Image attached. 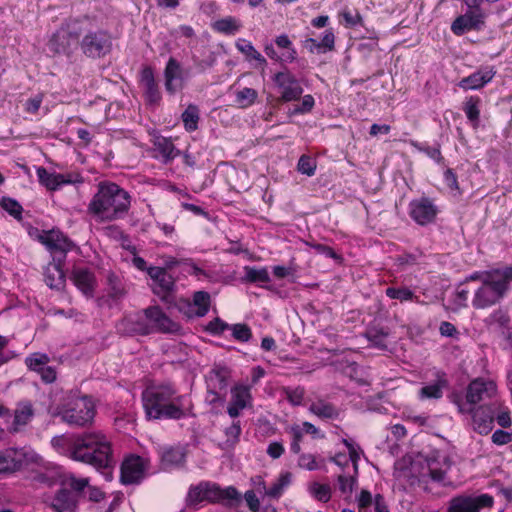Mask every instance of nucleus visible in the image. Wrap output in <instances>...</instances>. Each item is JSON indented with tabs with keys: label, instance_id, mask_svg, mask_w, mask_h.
I'll use <instances>...</instances> for the list:
<instances>
[{
	"label": "nucleus",
	"instance_id": "obj_1",
	"mask_svg": "<svg viewBox=\"0 0 512 512\" xmlns=\"http://www.w3.org/2000/svg\"><path fill=\"white\" fill-rule=\"evenodd\" d=\"M51 443L59 453L97 470H110L115 464L111 443L101 433H84L75 439L58 436Z\"/></svg>",
	"mask_w": 512,
	"mask_h": 512
},
{
	"label": "nucleus",
	"instance_id": "obj_2",
	"mask_svg": "<svg viewBox=\"0 0 512 512\" xmlns=\"http://www.w3.org/2000/svg\"><path fill=\"white\" fill-rule=\"evenodd\" d=\"M145 417L149 421L182 420L193 415V404L171 382L148 386L142 392Z\"/></svg>",
	"mask_w": 512,
	"mask_h": 512
},
{
	"label": "nucleus",
	"instance_id": "obj_3",
	"mask_svg": "<svg viewBox=\"0 0 512 512\" xmlns=\"http://www.w3.org/2000/svg\"><path fill=\"white\" fill-rule=\"evenodd\" d=\"M130 193L115 182L104 180L97 184V191L88 204V212L101 221L124 219L131 208Z\"/></svg>",
	"mask_w": 512,
	"mask_h": 512
},
{
	"label": "nucleus",
	"instance_id": "obj_4",
	"mask_svg": "<svg viewBox=\"0 0 512 512\" xmlns=\"http://www.w3.org/2000/svg\"><path fill=\"white\" fill-rule=\"evenodd\" d=\"M512 282V266L503 268V273L474 290L472 306L475 309H487L500 303L509 291Z\"/></svg>",
	"mask_w": 512,
	"mask_h": 512
},
{
	"label": "nucleus",
	"instance_id": "obj_5",
	"mask_svg": "<svg viewBox=\"0 0 512 512\" xmlns=\"http://www.w3.org/2000/svg\"><path fill=\"white\" fill-rule=\"evenodd\" d=\"M86 487L88 478L70 476L56 491L50 507L55 512H75L80 500L84 498Z\"/></svg>",
	"mask_w": 512,
	"mask_h": 512
},
{
	"label": "nucleus",
	"instance_id": "obj_6",
	"mask_svg": "<svg viewBox=\"0 0 512 512\" xmlns=\"http://www.w3.org/2000/svg\"><path fill=\"white\" fill-rule=\"evenodd\" d=\"M82 29L79 22L74 20L63 24L48 42V48L55 54L71 56L80 43Z\"/></svg>",
	"mask_w": 512,
	"mask_h": 512
},
{
	"label": "nucleus",
	"instance_id": "obj_7",
	"mask_svg": "<svg viewBox=\"0 0 512 512\" xmlns=\"http://www.w3.org/2000/svg\"><path fill=\"white\" fill-rule=\"evenodd\" d=\"M494 506V497L488 493H460L447 502L446 512H481Z\"/></svg>",
	"mask_w": 512,
	"mask_h": 512
},
{
	"label": "nucleus",
	"instance_id": "obj_8",
	"mask_svg": "<svg viewBox=\"0 0 512 512\" xmlns=\"http://www.w3.org/2000/svg\"><path fill=\"white\" fill-rule=\"evenodd\" d=\"M111 34L104 29L89 30L80 40L79 47L82 53L91 59H100L112 50Z\"/></svg>",
	"mask_w": 512,
	"mask_h": 512
},
{
	"label": "nucleus",
	"instance_id": "obj_9",
	"mask_svg": "<svg viewBox=\"0 0 512 512\" xmlns=\"http://www.w3.org/2000/svg\"><path fill=\"white\" fill-rule=\"evenodd\" d=\"M95 404L91 397L83 396L70 401L62 412V419L71 426L84 427L93 422Z\"/></svg>",
	"mask_w": 512,
	"mask_h": 512
},
{
	"label": "nucleus",
	"instance_id": "obj_10",
	"mask_svg": "<svg viewBox=\"0 0 512 512\" xmlns=\"http://www.w3.org/2000/svg\"><path fill=\"white\" fill-rule=\"evenodd\" d=\"M272 81L280 91V102L287 103L300 100L304 91L303 87L300 80L287 66H283L280 71L276 72Z\"/></svg>",
	"mask_w": 512,
	"mask_h": 512
},
{
	"label": "nucleus",
	"instance_id": "obj_11",
	"mask_svg": "<svg viewBox=\"0 0 512 512\" xmlns=\"http://www.w3.org/2000/svg\"><path fill=\"white\" fill-rule=\"evenodd\" d=\"M149 462L145 458L129 454L124 457L120 465V482L121 484L139 485L147 476Z\"/></svg>",
	"mask_w": 512,
	"mask_h": 512
},
{
	"label": "nucleus",
	"instance_id": "obj_12",
	"mask_svg": "<svg viewBox=\"0 0 512 512\" xmlns=\"http://www.w3.org/2000/svg\"><path fill=\"white\" fill-rule=\"evenodd\" d=\"M38 240L50 251L54 262H65L67 253L75 246L72 240L56 230L42 231Z\"/></svg>",
	"mask_w": 512,
	"mask_h": 512
},
{
	"label": "nucleus",
	"instance_id": "obj_13",
	"mask_svg": "<svg viewBox=\"0 0 512 512\" xmlns=\"http://www.w3.org/2000/svg\"><path fill=\"white\" fill-rule=\"evenodd\" d=\"M265 54L274 62L283 66L294 62L298 53L287 34H281L275 37L274 43H266L264 45Z\"/></svg>",
	"mask_w": 512,
	"mask_h": 512
},
{
	"label": "nucleus",
	"instance_id": "obj_14",
	"mask_svg": "<svg viewBox=\"0 0 512 512\" xmlns=\"http://www.w3.org/2000/svg\"><path fill=\"white\" fill-rule=\"evenodd\" d=\"M440 209L434 200L423 196L413 199L408 205L409 217L419 226H428L435 223Z\"/></svg>",
	"mask_w": 512,
	"mask_h": 512
},
{
	"label": "nucleus",
	"instance_id": "obj_15",
	"mask_svg": "<svg viewBox=\"0 0 512 512\" xmlns=\"http://www.w3.org/2000/svg\"><path fill=\"white\" fill-rule=\"evenodd\" d=\"M143 314L152 326V332L176 334L181 331L180 324L170 319L159 306H149L143 310Z\"/></svg>",
	"mask_w": 512,
	"mask_h": 512
},
{
	"label": "nucleus",
	"instance_id": "obj_16",
	"mask_svg": "<svg viewBox=\"0 0 512 512\" xmlns=\"http://www.w3.org/2000/svg\"><path fill=\"white\" fill-rule=\"evenodd\" d=\"M39 182L50 191H56L63 185L83 183V177L79 173H51L44 167L36 170Z\"/></svg>",
	"mask_w": 512,
	"mask_h": 512
},
{
	"label": "nucleus",
	"instance_id": "obj_17",
	"mask_svg": "<svg viewBox=\"0 0 512 512\" xmlns=\"http://www.w3.org/2000/svg\"><path fill=\"white\" fill-rule=\"evenodd\" d=\"M484 25V15L481 11L468 10L459 15L451 24V31L456 36H462L470 31H478Z\"/></svg>",
	"mask_w": 512,
	"mask_h": 512
},
{
	"label": "nucleus",
	"instance_id": "obj_18",
	"mask_svg": "<svg viewBox=\"0 0 512 512\" xmlns=\"http://www.w3.org/2000/svg\"><path fill=\"white\" fill-rule=\"evenodd\" d=\"M117 330L129 336H146L152 333V326L147 322L145 316L135 313L124 316L118 323Z\"/></svg>",
	"mask_w": 512,
	"mask_h": 512
},
{
	"label": "nucleus",
	"instance_id": "obj_19",
	"mask_svg": "<svg viewBox=\"0 0 512 512\" xmlns=\"http://www.w3.org/2000/svg\"><path fill=\"white\" fill-rule=\"evenodd\" d=\"M139 84L143 90V96L147 104L158 105L162 99L159 85L155 80L154 70L151 66H145L140 72Z\"/></svg>",
	"mask_w": 512,
	"mask_h": 512
},
{
	"label": "nucleus",
	"instance_id": "obj_20",
	"mask_svg": "<svg viewBox=\"0 0 512 512\" xmlns=\"http://www.w3.org/2000/svg\"><path fill=\"white\" fill-rule=\"evenodd\" d=\"M496 392V385L493 381L482 378L472 380L466 389V403L475 405L481 402L486 396L491 397Z\"/></svg>",
	"mask_w": 512,
	"mask_h": 512
},
{
	"label": "nucleus",
	"instance_id": "obj_21",
	"mask_svg": "<svg viewBox=\"0 0 512 512\" xmlns=\"http://www.w3.org/2000/svg\"><path fill=\"white\" fill-rule=\"evenodd\" d=\"M165 89L170 95L184 88L183 69L177 59L170 57L164 69Z\"/></svg>",
	"mask_w": 512,
	"mask_h": 512
},
{
	"label": "nucleus",
	"instance_id": "obj_22",
	"mask_svg": "<svg viewBox=\"0 0 512 512\" xmlns=\"http://www.w3.org/2000/svg\"><path fill=\"white\" fill-rule=\"evenodd\" d=\"M151 143L154 150L158 153L155 157L160 158L164 164L171 163L175 158L181 155L180 150L175 147L171 137L154 134Z\"/></svg>",
	"mask_w": 512,
	"mask_h": 512
},
{
	"label": "nucleus",
	"instance_id": "obj_23",
	"mask_svg": "<svg viewBox=\"0 0 512 512\" xmlns=\"http://www.w3.org/2000/svg\"><path fill=\"white\" fill-rule=\"evenodd\" d=\"M473 429L480 435H488L494 427V415L490 406H476L472 413Z\"/></svg>",
	"mask_w": 512,
	"mask_h": 512
},
{
	"label": "nucleus",
	"instance_id": "obj_24",
	"mask_svg": "<svg viewBox=\"0 0 512 512\" xmlns=\"http://www.w3.org/2000/svg\"><path fill=\"white\" fill-rule=\"evenodd\" d=\"M73 284L85 295H91L95 288V275L89 268L75 267L71 273Z\"/></svg>",
	"mask_w": 512,
	"mask_h": 512
},
{
	"label": "nucleus",
	"instance_id": "obj_25",
	"mask_svg": "<svg viewBox=\"0 0 512 512\" xmlns=\"http://www.w3.org/2000/svg\"><path fill=\"white\" fill-rule=\"evenodd\" d=\"M236 49L242 53L245 57V60L249 63H253L254 68H261L264 70L267 67L266 58L253 46L252 42L239 38L235 42Z\"/></svg>",
	"mask_w": 512,
	"mask_h": 512
},
{
	"label": "nucleus",
	"instance_id": "obj_26",
	"mask_svg": "<svg viewBox=\"0 0 512 512\" xmlns=\"http://www.w3.org/2000/svg\"><path fill=\"white\" fill-rule=\"evenodd\" d=\"M244 275L240 278L243 284H257L259 287L271 290L270 286L263 285L271 281L267 267L244 266Z\"/></svg>",
	"mask_w": 512,
	"mask_h": 512
},
{
	"label": "nucleus",
	"instance_id": "obj_27",
	"mask_svg": "<svg viewBox=\"0 0 512 512\" xmlns=\"http://www.w3.org/2000/svg\"><path fill=\"white\" fill-rule=\"evenodd\" d=\"M65 262H54L48 264L44 277L46 284L53 289H61L65 284Z\"/></svg>",
	"mask_w": 512,
	"mask_h": 512
},
{
	"label": "nucleus",
	"instance_id": "obj_28",
	"mask_svg": "<svg viewBox=\"0 0 512 512\" xmlns=\"http://www.w3.org/2000/svg\"><path fill=\"white\" fill-rule=\"evenodd\" d=\"M450 459L443 457L442 462L437 458L430 457L427 459L428 475L430 479L436 483L445 485L447 471L450 468Z\"/></svg>",
	"mask_w": 512,
	"mask_h": 512
},
{
	"label": "nucleus",
	"instance_id": "obj_29",
	"mask_svg": "<svg viewBox=\"0 0 512 512\" xmlns=\"http://www.w3.org/2000/svg\"><path fill=\"white\" fill-rule=\"evenodd\" d=\"M494 73L492 71H476L467 77L462 78L458 86L464 90H477L483 88L487 83L493 79Z\"/></svg>",
	"mask_w": 512,
	"mask_h": 512
},
{
	"label": "nucleus",
	"instance_id": "obj_30",
	"mask_svg": "<svg viewBox=\"0 0 512 512\" xmlns=\"http://www.w3.org/2000/svg\"><path fill=\"white\" fill-rule=\"evenodd\" d=\"M309 411L322 420H333L339 416L337 407L323 399L312 402L309 406Z\"/></svg>",
	"mask_w": 512,
	"mask_h": 512
},
{
	"label": "nucleus",
	"instance_id": "obj_31",
	"mask_svg": "<svg viewBox=\"0 0 512 512\" xmlns=\"http://www.w3.org/2000/svg\"><path fill=\"white\" fill-rule=\"evenodd\" d=\"M34 416V409L30 400H22L17 403L14 411L13 427L17 431L20 426L27 425Z\"/></svg>",
	"mask_w": 512,
	"mask_h": 512
},
{
	"label": "nucleus",
	"instance_id": "obj_32",
	"mask_svg": "<svg viewBox=\"0 0 512 512\" xmlns=\"http://www.w3.org/2000/svg\"><path fill=\"white\" fill-rule=\"evenodd\" d=\"M251 387L245 384H236L231 388L230 403L239 408H247L252 405Z\"/></svg>",
	"mask_w": 512,
	"mask_h": 512
},
{
	"label": "nucleus",
	"instance_id": "obj_33",
	"mask_svg": "<svg viewBox=\"0 0 512 512\" xmlns=\"http://www.w3.org/2000/svg\"><path fill=\"white\" fill-rule=\"evenodd\" d=\"M385 295L392 300L400 303L414 302L421 303L420 297L407 286H389L385 289Z\"/></svg>",
	"mask_w": 512,
	"mask_h": 512
},
{
	"label": "nucleus",
	"instance_id": "obj_34",
	"mask_svg": "<svg viewBox=\"0 0 512 512\" xmlns=\"http://www.w3.org/2000/svg\"><path fill=\"white\" fill-rule=\"evenodd\" d=\"M448 386L445 373L438 375L435 383L425 385L419 390L420 399H440L443 396V389Z\"/></svg>",
	"mask_w": 512,
	"mask_h": 512
},
{
	"label": "nucleus",
	"instance_id": "obj_35",
	"mask_svg": "<svg viewBox=\"0 0 512 512\" xmlns=\"http://www.w3.org/2000/svg\"><path fill=\"white\" fill-rule=\"evenodd\" d=\"M482 100L477 95L467 97L463 103L462 110L464 111L468 121L473 128H478L480 123V105Z\"/></svg>",
	"mask_w": 512,
	"mask_h": 512
},
{
	"label": "nucleus",
	"instance_id": "obj_36",
	"mask_svg": "<svg viewBox=\"0 0 512 512\" xmlns=\"http://www.w3.org/2000/svg\"><path fill=\"white\" fill-rule=\"evenodd\" d=\"M305 43L306 47H308L311 52H313L314 49H316L318 53L331 51L335 46V35L333 29L330 28L325 30L320 42L314 38H308L306 39Z\"/></svg>",
	"mask_w": 512,
	"mask_h": 512
},
{
	"label": "nucleus",
	"instance_id": "obj_37",
	"mask_svg": "<svg viewBox=\"0 0 512 512\" xmlns=\"http://www.w3.org/2000/svg\"><path fill=\"white\" fill-rule=\"evenodd\" d=\"M174 286H175L174 278L167 271L157 281L154 282L153 292L162 301L169 302V298L171 296V293L174 290Z\"/></svg>",
	"mask_w": 512,
	"mask_h": 512
},
{
	"label": "nucleus",
	"instance_id": "obj_38",
	"mask_svg": "<svg viewBox=\"0 0 512 512\" xmlns=\"http://www.w3.org/2000/svg\"><path fill=\"white\" fill-rule=\"evenodd\" d=\"M161 462L165 468L180 466L185 462V453L181 447H164L161 453Z\"/></svg>",
	"mask_w": 512,
	"mask_h": 512
},
{
	"label": "nucleus",
	"instance_id": "obj_39",
	"mask_svg": "<svg viewBox=\"0 0 512 512\" xmlns=\"http://www.w3.org/2000/svg\"><path fill=\"white\" fill-rule=\"evenodd\" d=\"M219 496L216 504H220L227 508L237 507L242 500L241 493L234 486H227L219 488Z\"/></svg>",
	"mask_w": 512,
	"mask_h": 512
},
{
	"label": "nucleus",
	"instance_id": "obj_40",
	"mask_svg": "<svg viewBox=\"0 0 512 512\" xmlns=\"http://www.w3.org/2000/svg\"><path fill=\"white\" fill-rule=\"evenodd\" d=\"M242 24L240 20L233 16H227L215 21L212 24V29L223 35H235L241 29Z\"/></svg>",
	"mask_w": 512,
	"mask_h": 512
},
{
	"label": "nucleus",
	"instance_id": "obj_41",
	"mask_svg": "<svg viewBox=\"0 0 512 512\" xmlns=\"http://www.w3.org/2000/svg\"><path fill=\"white\" fill-rule=\"evenodd\" d=\"M181 120L184 126V129L192 133L196 131L199 127L200 121V110L197 105L189 104L186 109L181 114Z\"/></svg>",
	"mask_w": 512,
	"mask_h": 512
},
{
	"label": "nucleus",
	"instance_id": "obj_42",
	"mask_svg": "<svg viewBox=\"0 0 512 512\" xmlns=\"http://www.w3.org/2000/svg\"><path fill=\"white\" fill-rule=\"evenodd\" d=\"M411 146L419 152L424 153L427 157L435 161L439 165L445 164V158L441 153V145L436 143L434 146H430L427 143L418 141H411Z\"/></svg>",
	"mask_w": 512,
	"mask_h": 512
},
{
	"label": "nucleus",
	"instance_id": "obj_43",
	"mask_svg": "<svg viewBox=\"0 0 512 512\" xmlns=\"http://www.w3.org/2000/svg\"><path fill=\"white\" fill-rule=\"evenodd\" d=\"M209 481H201L196 485H191L187 494V501L191 505H197L206 502L207 488Z\"/></svg>",
	"mask_w": 512,
	"mask_h": 512
},
{
	"label": "nucleus",
	"instance_id": "obj_44",
	"mask_svg": "<svg viewBox=\"0 0 512 512\" xmlns=\"http://www.w3.org/2000/svg\"><path fill=\"white\" fill-rule=\"evenodd\" d=\"M192 302L196 307L195 315L198 317H203L208 313L210 308V294L206 291H196L193 294Z\"/></svg>",
	"mask_w": 512,
	"mask_h": 512
},
{
	"label": "nucleus",
	"instance_id": "obj_45",
	"mask_svg": "<svg viewBox=\"0 0 512 512\" xmlns=\"http://www.w3.org/2000/svg\"><path fill=\"white\" fill-rule=\"evenodd\" d=\"M305 244L313 249L317 254L323 255L326 258H331L338 264H342L344 261L343 256L328 245L317 243L315 241H305Z\"/></svg>",
	"mask_w": 512,
	"mask_h": 512
},
{
	"label": "nucleus",
	"instance_id": "obj_46",
	"mask_svg": "<svg viewBox=\"0 0 512 512\" xmlns=\"http://www.w3.org/2000/svg\"><path fill=\"white\" fill-rule=\"evenodd\" d=\"M49 362L50 357L47 354L40 352L32 353L25 358V365L27 366L28 370L37 374Z\"/></svg>",
	"mask_w": 512,
	"mask_h": 512
},
{
	"label": "nucleus",
	"instance_id": "obj_47",
	"mask_svg": "<svg viewBox=\"0 0 512 512\" xmlns=\"http://www.w3.org/2000/svg\"><path fill=\"white\" fill-rule=\"evenodd\" d=\"M242 427L240 420H233L231 425L224 429L226 436L225 445L229 448H234L240 441Z\"/></svg>",
	"mask_w": 512,
	"mask_h": 512
},
{
	"label": "nucleus",
	"instance_id": "obj_48",
	"mask_svg": "<svg viewBox=\"0 0 512 512\" xmlns=\"http://www.w3.org/2000/svg\"><path fill=\"white\" fill-rule=\"evenodd\" d=\"M282 392L285 395L286 400L292 406H301L303 405L304 398L306 395V390L303 386L297 387H283Z\"/></svg>",
	"mask_w": 512,
	"mask_h": 512
},
{
	"label": "nucleus",
	"instance_id": "obj_49",
	"mask_svg": "<svg viewBox=\"0 0 512 512\" xmlns=\"http://www.w3.org/2000/svg\"><path fill=\"white\" fill-rule=\"evenodd\" d=\"M310 494L319 502L327 503L332 496V490L329 484L313 482L309 486Z\"/></svg>",
	"mask_w": 512,
	"mask_h": 512
},
{
	"label": "nucleus",
	"instance_id": "obj_50",
	"mask_svg": "<svg viewBox=\"0 0 512 512\" xmlns=\"http://www.w3.org/2000/svg\"><path fill=\"white\" fill-rule=\"evenodd\" d=\"M0 207L16 220H22L23 207L17 200L4 196L0 199Z\"/></svg>",
	"mask_w": 512,
	"mask_h": 512
},
{
	"label": "nucleus",
	"instance_id": "obj_51",
	"mask_svg": "<svg viewBox=\"0 0 512 512\" xmlns=\"http://www.w3.org/2000/svg\"><path fill=\"white\" fill-rule=\"evenodd\" d=\"M290 482L291 474L289 472L281 474L278 480L268 488L266 494L271 498L277 499L283 494L284 489L290 484Z\"/></svg>",
	"mask_w": 512,
	"mask_h": 512
},
{
	"label": "nucleus",
	"instance_id": "obj_52",
	"mask_svg": "<svg viewBox=\"0 0 512 512\" xmlns=\"http://www.w3.org/2000/svg\"><path fill=\"white\" fill-rule=\"evenodd\" d=\"M258 97V93L255 89L245 87L236 93V102L242 108L252 106Z\"/></svg>",
	"mask_w": 512,
	"mask_h": 512
},
{
	"label": "nucleus",
	"instance_id": "obj_53",
	"mask_svg": "<svg viewBox=\"0 0 512 512\" xmlns=\"http://www.w3.org/2000/svg\"><path fill=\"white\" fill-rule=\"evenodd\" d=\"M357 475L350 473H342L337 477L338 488L342 494L350 495L354 489V486L357 484Z\"/></svg>",
	"mask_w": 512,
	"mask_h": 512
},
{
	"label": "nucleus",
	"instance_id": "obj_54",
	"mask_svg": "<svg viewBox=\"0 0 512 512\" xmlns=\"http://www.w3.org/2000/svg\"><path fill=\"white\" fill-rule=\"evenodd\" d=\"M502 273H503V268L502 269H499V268L493 269L490 271H474L469 276H467L464 279V281L467 282L468 284L470 282L479 281V282H481V285H484V283L486 281H490L491 279H493L497 276H500Z\"/></svg>",
	"mask_w": 512,
	"mask_h": 512
},
{
	"label": "nucleus",
	"instance_id": "obj_55",
	"mask_svg": "<svg viewBox=\"0 0 512 512\" xmlns=\"http://www.w3.org/2000/svg\"><path fill=\"white\" fill-rule=\"evenodd\" d=\"M488 325H497L501 329L509 327L510 316L503 309L494 310L486 319Z\"/></svg>",
	"mask_w": 512,
	"mask_h": 512
},
{
	"label": "nucleus",
	"instance_id": "obj_56",
	"mask_svg": "<svg viewBox=\"0 0 512 512\" xmlns=\"http://www.w3.org/2000/svg\"><path fill=\"white\" fill-rule=\"evenodd\" d=\"M388 333L383 329H371L367 332V339L372 346L384 350L387 349Z\"/></svg>",
	"mask_w": 512,
	"mask_h": 512
},
{
	"label": "nucleus",
	"instance_id": "obj_57",
	"mask_svg": "<svg viewBox=\"0 0 512 512\" xmlns=\"http://www.w3.org/2000/svg\"><path fill=\"white\" fill-rule=\"evenodd\" d=\"M229 373L225 368L214 369L210 381L215 389L225 390L228 386Z\"/></svg>",
	"mask_w": 512,
	"mask_h": 512
},
{
	"label": "nucleus",
	"instance_id": "obj_58",
	"mask_svg": "<svg viewBox=\"0 0 512 512\" xmlns=\"http://www.w3.org/2000/svg\"><path fill=\"white\" fill-rule=\"evenodd\" d=\"M17 468V462L14 458V452L5 450L0 451V474L12 472Z\"/></svg>",
	"mask_w": 512,
	"mask_h": 512
},
{
	"label": "nucleus",
	"instance_id": "obj_59",
	"mask_svg": "<svg viewBox=\"0 0 512 512\" xmlns=\"http://www.w3.org/2000/svg\"><path fill=\"white\" fill-rule=\"evenodd\" d=\"M288 432L291 435L290 451L293 454H299L301 451L300 443L302 442L304 436V433L300 429V425H292Z\"/></svg>",
	"mask_w": 512,
	"mask_h": 512
},
{
	"label": "nucleus",
	"instance_id": "obj_60",
	"mask_svg": "<svg viewBox=\"0 0 512 512\" xmlns=\"http://www.w3.org/2000/svg\"><path fill=\"white\" fill-rule=\"evenodd\" d=\"M44 93L39 92L29 97L23 104V109L26 113L36 115L43 103Z\"/></svg>",
	"mask_w": 512,
	"mask_h": 512
},
{
	"label": "nucleus",
	"instance_id": "obj_61",
	"mask_svg": "<svg viewBox=\"0 0 512 512\" xmlns=\"http://www.w3.org/2000/svg\"><path fill=\"white\" fill-rule=\"evenodd\" d=\"M470 294V289L468 287V283L462 281L459 283L455 290V299L454 302L457 306L466 308L468 307V298Z\"/></svg>",
	"mask_w": 512,
	"mask_h": 512
},
{
	"label": "nucleus",
	"instance_id": "obj_62",
	"mask_svg": "<svg viewBox=\"0 0 512 512\" xmlns=\"http://www.w3.org/2000/svg\"><path fill=\"white\" fill-rule=\"evenodd\" d=\"M300 99L301 103L293 108L291 112L292 115H303L310 113L313 110L315 99L311 94L304 95L303 97L301 96Z\"/></svg>",
	"mask_w": 512,
	"mask_h": 512
},
{
	"label": "nucleus",
	"instance_id": "obj_63",
	"mask_svg": "<svg viewBox=\"0 0 512 512\" xmlns=\"http://www.w3.org/2000/svg\"><path fill=\"white\" fill-rule=\"evenodd\" d=\"M297 169L302 174L313 176L316 171V162L310 156L302 155L298 160Z\"/></svg>",
	"mask_w": 512,
	"mask_h": 512
},
{
	"label": "nucleus",
	"instance_id": "obj_64",
	"mask_svg": "<svg viewBox=\"0 0 512 512\" xmlns=\"http://www.w3.org/2000/svg\"><path fill=\"white\" fill-rule=\"evenodd\" d=\"M357 507L358 512H367L369 508L373 505L374 497L371 492L367 489H362L357 496Z\"/></svg>",
	"mask_w": 512,
	"mask_h": 512
}]
</instances>
